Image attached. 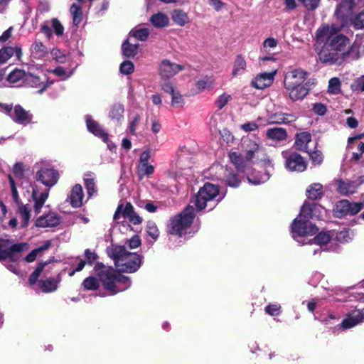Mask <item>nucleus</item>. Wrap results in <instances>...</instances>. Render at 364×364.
Instances as JSON below:
<instances>
[{"instance_id": "obj_1", "label": "nucleus", "mask_w": 364, "mask_h": 364, "mask_svg": "<svg viewBox=\"0 0 364 364\" xmlns=\"http://www.w3.org/2000/svg\"><path fill=\"white\" fill-rule=\"evenodd\" d=\"M229 159L240 172H247L250 165H256L259 168H265V172L259 177L255 173L247 176L249 183L253 185H259L267 181L270 172L273 170L272 161L266 154L265 149L261 144L253 140L244 141L243 155L232 152L229 154Z\"/></svg>"}, {"instance_id": "obj_2", "label": "nucleus", "mask_w": 364, "mask_h": 364, "mask_svg": "<svg viewBox=\"0 0 364 364\" xmlns=\"http://www.w3.org/2000/svg\"><path fill=\"white\" fill-rule=\"evenodd\" d=\"M341 26L323 25L316 31L317 41L324 46L318 53L319 60L326 63H341L342 56L350 45L349 39L340 33Z\"/></svg>"}, {"instance_id": "obj_3", "label": "nucleus", "mask_w": 364, "mask_h": 364, "mask_svg": "<svg viewBox=\"0 0 364 364\" xmlns=\"http://www.w3.org/2000/svg\"><path fill=\"white\" fill-rule=\"evenodd\" d=\"M35 179L48 188L40 192L38 186L35 183H30L23 187L27 189L28 192L31 191V197L34 202V211L36 214H38L48 198L49 189L57 183L59 173L52 167L43 166L36 171Z\"/></svg>"}, {"instance_id": "obj_4", "label": "nucleus", "mask_w": 364, "mask_h": 364, "mask_svg": "<svg viewBox=\"0 0 364 364\" xmlns=\"http://www.w3.org/2000/svg\"><path fill=\"white\" fill-rule=\"evenodd\" d=\"M95 271L104 288L110 295H114L127 289L131 286L129 277L122 275L111 267L97 264Z\"/></svg>"}, {"instance_id": "obj_5", "label": "nucleus", "mask_w": 364, "mask_h": 364, "mask_svg": "<svg viewBox=\"0 0 364 364\" xmlns=\"http://www.w3.org/2000/svg\"><path fill=\"white\" fill-rule=\"evenodd\" d=\"M311 211L307 205H302L299 215L293 220L290 227L293 239L301 245L311 243V240L308 237L314 235L318 230V228L309 220L310 218L306 217V213L312 215ZM313 215L318 216L319 215L314 213Z\"/></svg>"}, {"instance_id": "obj_6", "label": "nucleus", "mask_w": 364, "mask_h": 364, "mask_svg": "<svg viewBox=\"0 0 364 364\" xmlns=\"http://www.w3.org/2000/svg\"><path fill=\"white\" fill-rule=\"evenodd\" d=\"M107 252L122 272H136L142 264V256L136 252H128L124 246L112 245L107 247Z\"/></svg>"}, {"instance_id": "obj_7", "label": "nucleus", "mask_w": 364, "mask_h": 364, "mask_svg": "<svg viewBox=\"0 0 364 364\" xmlns=\"http://www.w3.org/2000/svg\"><path fill=\"white\" fill-rule=\"evenodd\" d=\"M307 77L308 73L300 68L290 70L286 73L284 85L291 100H301L307 95L309 89L305 84Z\"/></svg>"}, {"instance_id": "obj_8", "label": "nucleus", "mask_w": 364, "mask_h": 364, "mask_svg": "<svg viewBox=\"0 0 364 364\" xmlns=\"http://www.w3.org/2000/svg\"><path fill=\"white\" fill-rule=\"evenodd\" d=\"M225 194L220 193L218 186L206 183L200 188L195 198L191 201L197 210L207 208L213 210L224 198Z\"/></svg>"}, {"instance_id": "obj_9", "label": "nucleus", "mask_w": 364, "mask_h": 364, "mask_svg": "<svg viewBox=\"0 0 364 364\" xmlns=\"http://www.w3.org/2000/svg\"><path fill=\"white\" fill-rule=\"evenodd\" d=\"M195 217V210L192 205H188L182 213L176 215L170 220L168 232L171 235L182 236L186 233Z\"/></svg>"}, {"instance_id": "obj_10", "label": "nucleus", "mask_w": 364, "mask_h": 364, "mask_svg": "<svg viewBox=\"0 0 364 364\" xmlns=\"http://www.w3.org/2000/svg\"><path fill=\"white\" fill-rule=\"evenodd\" d=\"M0 112L8 114L15 122L26 125L32 120V114L26 111L21 106L0 103Z\"/></svg>"}, {"instance_id": "obj_11", "label": "nucleus", "mask_w": 364, "mask_h": 364, "mask_svg": "<svg viewBox=\"0 0 364 364\" xmlns=\"http://www.w3.org/2000/svg\"><path fill=\"white\" fill-rule=\"evenodd\" d=\"M27 243L12 244L9 240H0V261L10 259L15 262L17 257L15 255L16 252H21L28 248Z\"/></svg>"}, {"instance_id": "obj_12", "label": "nucleus", "mask_w": 364, "mask_h": 364, "mask_svg": "<svg viewBox=\"0 0 364 364\" xmlns=\"http://www.w3.org/2000/svg\"><path fill=\"white\" fill-rule=\"evenodd\" d=\"M184 70V66L180 64H177L170 61L169 60L165 59L161 61L159 65V75L163 81H169L168 80L179 72Z\"/></svg>"}, {"instance_id": "obj_13", "label": "nucleus", "mask_w": 364, "mask_h": 364, "mask_svg": "<svg viewBox=\"0 0 364 364\" xmlns=\"http://www.w3.org/2000/svg\"><path fill=\"white\" fill-rule=\"evenodd\" d=\"M363 208V203H350L347 200L338 201L335 208V212L338 217L350 214L355 215Z\"/></svg>"}, {"instance_id": "obj_14", "label": "nucleus", "mask_w": 364, "mask_h": 364, "mask_svg": "<svg viewBox=\"0 0 364 364\" xmlns=\"http://www.w3.org/2000/svg\"><path fill=\"white\" fill-rule=\"evenodd\" d=\"M161 90L171 96V105L176 108H181L185 104V100L179 90L175 87L171 81H162L161 82Z\"/></svg>"}, {"instance_id": "obj_15", "label": "nucleus", "mask_w": 364, "mask_h": 364, "mask_svg": "<svg viewBox=\"0 0 364 364\" xmlns=\"http://www.w3.org/2000/svg\"><path fill=\"white\" fill-rule=\"evenodd\" d=\"M121 218L127 219L132 223L136 225L141 223V218L133 210L132 205L127 203L125 206L119 205L114 215L115 220H119Z\"/></svg>"}, {"instance_id": "obj_16", "label": "nucleus", "mask_w": 364, "mask_h": 364, "mask_svg": "<svg viewBox=\"0 0 364 364\" xmlns=\"http://www.w3.org/2000/svg\"><path fill=\"white\" fill-rule=\"evenodd\" d=\"M286 158L285 166L291 171H304L306 168V164L301 155L296 153H292L288 156L283 153Z\"/></svg>"}, {"instance_id": "obj_17", "label": "nucleus", "mask_w": 364, "mask_h": 364, "mask_svg": "<svg viewBox=\"0 0 364 364\" xmlns=\"http://www.w3.org/2000/svg\"><path fill=\"white\" fill-rule=\"evenodd\" d=\"M52 28L55 34L61 36L64 33V27L58 19L53 18L50 21L44 22L41 26V31L50 39L53 35Z\"/></svg>"}, {"instance_id": "obj_18", "label": "nucleus", "mask_w": 364, "mask_h": 364, "mask_svg": "<svg viewBox=\"0 0 364 364\" xmlns=\"http://www.w3.org/2000/svg\"><path fill=\"white\" fill-rule=\"evenodd\" d=\"M61 218L54 212H48L38 217L35 222V225L38 228H53L60 223Z\"/></svg>"}, {"instance_id": "obj_19", "label": "nucleus", "mask_w": 364, "mask_h": 364, "mask_svg": "<svg viewBox=\"0 0 364 364\" xmlns=\"http://www.w3.org/2000/svg\"><path fill=\"white\" fill-rule=\"evenodd\" d=\"M295 115L291 114L283 113L279 111H267L266 115L267 124H289L296 120Z\"/></svg>"}, {"instance_id": "obj_20", "label": "nucleus", "mask_w": 364, "mask_h": 364, "mask_svg": "<svg viewBox=\"0 0 364 364\" xmlns=\"http://www.w3.org/2000/svg\"><path fill=\"white\" fill-rule=\"evenodd\" d=\"M364 321V311L360 309H355L346 315L339 326L340 328H351Z\"/></svg>"}, {"instance_id": "obj_21", "label": "nucleus", "mask_w": 364, "mask_h": 364, "mask_svg": "<svg viewBox=\"0 0 364 364\" xmlns=\"http://www.w3.org/2000/svg\"><path fill=\"white\" fill-rule=\"evenodd\" d=\"M341 55H343L342 62L358 60L364 55V46L360 42L355 41L353 45H348L345 53Z\"/></svg>"}, {"instance_id": "obj_22", "label": "nucleus", "mask_w": 364, "mask_h": 364, "mask_svg": "<svg viewBox=\"0 0 364 364\" xmlns=\"http://www.w3.org/2000/svg\"><path fill=\"white\" fill-rule=\"evenodd\" d=\"M277 71L258 74L252 82V85L257 89L262 90L270 86L274 79Z\"/></svg>"}, {"instance_id": "obj_23", "label": "nucleus", "mask_w": 364, "mask_h": 364, "mask_svg": "<svg viewBox=\"0 0 364 364\" xmlns=\"http://www.w3.org/2000/svg\"><path fill=\"white\" fill-rule=\"evenodd\" d=\"M45 80V76H43V79H41L40 76L27 73V75L25 78L24 86L38 89V92L41 94L48 85V83L46 82Z\"/></svg>"}, {"instance_id": "obj_24", "label": "nucleus", "mask_w": 364, "mask_h": 364, "mask_svg": "<svg viewBox=\"0 0 364 364\" xmlns=\"http://www.w3.org/2000/svg\"><path fill=\"white\" fill-rule=\"evenodd\" d=\"M86 125L88 131L92 133L96 136L100 137L103 141L107 142L108 140V134L102 128V127L95 121L91 116L87 115L85 117Z\"/></svg>"}, {"instance_id": "obj_25", "label": "nucleus", "mask_w": 364, "mask_h": 364, "mask_svg": "<svg viewBox=\"0 0 364 364\" xmlns=\"http://www.w3.org/2000/svg\"><path fill=\"white\" fill-rule=\"evenodd\" d=\"M84 193L82 187L80 184H75L70 192L68 199L73 208H80L83 203Z\"/></svg>"}, {"instance_id": "obj_26", "label": "nucleus", "mask_w": 364, "mask_h": 364, "mask_svg": "<svg viewBox=\"0 0 364 364\" xmlns=\"http://www.w3.org/2000/svg\"><path fill=\"white\" fill-rule=\"evenodd\" d=\"M27 73L21 69H14L6 77V82L14 87L24 86Z\"/></svg>"}, {"instance_id": "obj_27", "label": "nucleus", "mask_w": 364, "mask_h": 364, "mask_svg": "<svg viewBox=\"0 0 364 364\" xmlns=\"http://www.w3.org/2000/svg\"><path fill=\"white\" fill-rule=\"evenodd\" d=\"M311 142V134L309 132H303L296 135L294 146L299 151L309 152V144Z\"/></svg>"}, {"instance_id": "obj_28", "label": "nucleus", "mask_w": 364, "mask_h": 364, "mask_svg": "<svg viewBox=\"0 0 364 364\" xmlns=\"http://www.w3.org/2000/svg\"><path fill=\"white\" fill-rule=\"evenodd\" d=\"M354 6V0H343L338 6L336 15L338 18L344 19L351 14Z\"/></svg>"}, {"instance_id": "obj_29", "label": "nucleus", "mask_w": 364, "mask_h": 364, "mask_svg": "<svg viewBox=\"0 0 364 364\" xmlns=\"http://www.w3.org/2000/svg\"><path fill=\"white\" fill-rule=\"evenodd\" d=\"M363 182V177H360V181L358 183L356 181L345 182L341 181L338 182L337 190L343 195L352 194L356 191L358 186Z\"/></svg>"}, {"instance_id": "obj_30", "label": "nucleus", "mask_w": 364, "mask_h": 364, "mask_svg": "<svg viewBox=\"0 0 364 364\" xmlns=\"http://www.w3.org/2000/svg\"><path fill=\"white\" fill-rule=\"evenodd\" d=\"M16 55L18 60H20L22 51L20 46L16 45L14 48L6 47L0 50V64L6 63L11 56Z\"/></svg>"}, {"instance_id": "obj_31", "label": "nucleus", "mask_w": 364, "mask_h": 364, "mask_svg": "<svg viewBox=\"0 0 364 364\" xmlns=\"http://www.w3.org/2000/svg\"><path fill=\"white\" fill-rule=\"evenodd\" d=\"M215 86V79L211 76H205L195 82L196 93H200L205 90H210Z\"/></svg>"}, {"instance_id": "obj_32", "label": "nucleus", "mask_w": 364, "mask_h": 364, "mask_svg": "<svg viewBox=\"0 0 364 364\" xmlns=\"http://www.w3.org/2000/svg\"><path fill=\"white\" fill-rule=\"evenodd\" d=\"M334 236V232H321L316 237L311 240V244H316L320 246V249L323 246L327 245L329 242H332L333 237Z\"/></svg>"}, {"instance_id": "obj_33", "label": "nucleus", "mask_w": 364, "mask_h": 364, "mask_svg": "<svg viewBox=\"0 0 364 364\" xmlns=\"http://www.w3.org/2000/svg\"><path fill=\"white\" fill-rule=\"evenodd\" d=\"M61 279L58 276L57 278H49L40 282V288L45 293L55 291L58 287Z\"/></svg>"}, {"instance_id": "obj_34", "label": "nucleus", "mask_w": 364, "mask_h": 364, "mask_svg": "<svg viewBox=\"0 0 364 364\" xmlns=\"http://www.w3.org/2000/svg\"><path fill=\"white\" fill-rule=\"evenodd\" d=\"M124 107L120 103H115L110 107L109 117L117 122H120L124 119Z\"/></svg>"}, {"instance_id": "obj_35", "label": "nucleus", "mask_w": 364, "mask_h": 364, "mask_svg": "<svg viewBox=\"0 0 364 364\" xmlns=\"http://www.w3.org/2000/svg\"><path fill=\"white\" fill-rule=\"evenodd\" d=\"M267 137L274 141H281L286 139L287 134L284 129L281 127L271 128L267 130Z\"/></svg>"}, {"instance_id": "obj_36", "label": "nucleus", "mask_w": 364, "mask_h": 364, "mask_svg": "<svg viewBox=\"0 0 364 364\" xmlns=\"http://www.w3.org/2000/svg\"><path fill=\"white\" fill-rule=\"evenodd\" d=\"M246 65L247 63L245 58L240 55H237L233 63L232 77H236L242 75L245 71Z\"/></svg>"}, {"instance_id": "obj_37", "label": "nucleus", "mask_w": 364, "mask_h": 364, "mask_svg": "<svg viewBox=\"0 0 364 364\" xmlns=\"http://www.w3.org/2000/svg\"><path fill=\"white\" fill-rule=\"evenodd\" d=\"M150 22L156 28H164L169 24V18L166 14L158 12L151 16Z\"/></svg>"}, {"instance_id": "obj_38", "label": "nucleus", "mask_w": 364, "mask_h": 364, "mask_svg": "<svg viewBox=\"0 0 364 364\" xmlns=\"http://www.w3.org/2000/svg\"><path fill=\"white\" fill-rule=\"evenodd\" d=\"M323 194V186L321 183H314L306 189V196L309 199L317 200Z\"/></svg>"}, {"instance_id": "obj_39", "label": "nucleus", "mask_w": 364, "mask_h": 364, "mask_svg": "<svg viewBox=\"0 0 364 364\" xmlns=\"http://www.w3.org/2000/svg\"><path fill=\"white\" fill-rule=\"evenodd\" d=\"M171 18L173 21L180 26H183L190 21L187 13L181 9L173 10L171 13Z\"/></svg>"}, {"instance_id": "obj_40", "label": "nucleus", "mask_w": 364, "mask_h": 364, "mask_svg": "<svg viewBox=\"0 0 364 364\" xmlns=\"http://www.w3.org/2000/svg\"><path fill=\"white\" fill-rule=\"evenodd\" d=\"M303 205H307L311 209V212L312 213H315L317 215H319L318 216L313 215V214H305L306 217L309 218L310 219L316 218V219H322L323 216L326 214V210L321 206L318 204L316 203H309L308 202H305Z\"/></svg>"}, {"instance_id": "obj_41", "label": "nucleus", "mask_w": 364, "mask_h": 364, "mask_svg": "<svg viewBox=\"0 0 364 364\" xmlns=\"http://www.w3.org/2000/svg\"><path fill=\"white\" fill-rule=\"evenodd\" d=\"M18 213L21 218L23 223L21 224L22 228L28 226L29 220L31 217V210L28 205L19 204L18 205Z\"/></svg>"}, {"instance_id": "obj_42", "label": "nucleus", "mask_w": 364, "mask_h": 364, "mask_svg": "<svg viewBox=\"0 0 364 364\" xmlns=\"http://www.w3.org/2000/svg\"><path fill=\"white\" fill-rule=\"evenodd\" d=\"M31 50L35 58H42L48 54L46 47L40 41L36 40L31 46Z\"/></svg>"}, {"instance_id": "obj_43", "label": "nucleus", "mask_w": 364, "mask_h": 364, "mask_svg": "<svg viewBox=\"0 0 364 364\" xmlns=\"http://www.w3.org/2000/svg\"><path fill=\"white\" fill-rule=\"evenodd\" d=\"M85 185L89 196H92L97 192L94 178L91 173H86L84 177Z\"/></svg>"}, {"instance_id": "obj_44", "label": "nucleus", "mask_w": 364, "mask_h": 364, "mask_svg": "<svg viewBox=\"0 0 364 364\" xmlns=\"http://www.w3.org/2000/svg\"><path fill=\"white\" fill-rule=\"evenodd\" d=\"M75 68L70 70H66L63 67H57L56 68L50 70V73H53L57 77H60L63 80L68 79L74 73Z\"/></svg>"}, {"instance_id": "obj_45", "label": "nucleus", "mask_w": 364, "mask_h": 364, "mask_svg": "<svg viewBox=\"0 0 364 364\" xmlns=\"http://www.w3.org/2000/svg\"><path fill=\"white\" fill-rule=\"evenodd\" d=\"M70 11L73 16V23L77 26L82 20L81 5L73 4L70 6Z\"/></svg>"}, {"instance_id": "obj_46", "label": "nucleus", "mask_w": 364, "mask_h": 364, "mask_svg": "<svg viewBox=\"0 0 364 364\" xmlns=\"http://www.w3.org/2000/svg\"><path fill=\"white\" fill-rule=\"evenodd\" d=\"M50 241H47L43 245L39 247L38 248H36V249L32 250L26 257L25 260L27 262H33L36 259L37 255L40 252L48 250L50 247Z\"/></svg>"}, {"instance_id": "obj_47", "label": "nucleus", "mask_w": 364, "mask_h": 364, "mask_svg": "<svg viewBox=\"0 0 364 364\" xmlns=\"http://www.w3.org/2000/svg\"><path fill=\"white\" fill-rule=\"evenodd\" d=\"M122 53L127 57H133L137 53L138 45L131 44L126 41L122 46Z\"/></svg>"}, {"instance_id": "obj_48", "label": "nucleus", "mask_w": 364, "mask_h": 364, "mask_svg": "<svg viewBox=\"0 0 364 364\" xmlns=\"http://www.w3.org/2000/svg\"><path fill=\"white\" fill-rule=\"evenodd\" d=\"M130 36H134L139 41H145L149 35V30L147 28H139L133 29L130 33Z\"/></svg>"}, {"instance_id": "obj_49", "label": "nucleus", "mask_w": 364, "mask_h": 364, "mask_svg": "<svg viewBox=\"0 0 364 364\" xmlns=\"http://www.w3.org/2000/svg\"><path fill=\"white\" fill-rule=\"evenodd\" d=\"M232 99V97L230 94L223 92L217 97L215 105L218 109H222Z\"/></svg>"}, {"instance_id": "obj_50", "label": "nucleus", "mask_w": 364, "mask_h": 364, "mask_svg": "<svg viewBox=\"0 0 364 364\" xmlns=\"http://www.w3.org/2000/svg\"><path fill=\"white\" fill-rule=\"evenodd\" d=\"M328 90L333 95H336L340 92L341 81L338 77H333L329 80Z\"/></svg>"}, {"instance_id": "obj_51", "label": "nucleus", "mask_w": 364, "mask_h": 364, "mask_svg": "<svg viewBox=\"0 0 364 364\" xmlns=\"http://www.w3.org/2000/svg\"><path fill=\"white\" fill-rule=\"evenodd\" d=\"M138 172L141 178L144 176H149L154 173V167L153 165L148 164H138Z\"/></svg>"}, {"instance_id": "obj_52", "label": "nucleus", "mask_w": 364, "mask_h": 364, "mask_svg": "<svg viewBox=\"0 0 364 364\" xmlns=\"http://www.w3.org/2000/svg\"><path fill=\"white\" fill-rule=\"evenodd\" d=\"M262 120L261 117H259L256 122H250L240 125V129L245 132L255 131L259 127V123Z\"/></svg>"}, {"instance_id": "obj_53", "label": "nucleus", "mask_w": 364, "mask_h": 364, "mask_svg": "<svg viewBox=\"0 0 364 364\" xmlns=\"http://www.w3.org/2000/svg\"><path fill=\"white\" fill-rule=\"evenodd\" d=\"M336 239L340 242H348L351 240L353 234L348 230H343L336 233L334 232Z\"/></svg>"}, {"instance_id": "obj_54", "label": "nucleus", "mask_w": 364, "mask_h": 364, "mask_svg": "<svg viewBox=\"0 0 364 364\" xmlns=\"http://www.w3.org/2000/svg\"><path fill=\"white\" fill-rule=\"evenodd\" d=\"M82 286L85 289L95 290L99 287V282L95 277H89L83 281Z\"/></svg>"}, {"instance_id": "obj_55", "label": "nucleus", "mask_w": 364, "mask_h": 364, "mask_svg": "<svg viewBox=\"0 0 364 364\" xmlns=\"http://www.w3.org/2000/svg\"><path fill=\"white\" fill-rule=\"evenodd\" d=\"M119 70L123 75H130L134 70V65L132 62L124 60L121 63Z\"/></svg>"}, {"instance_id": "obj_56", "label": "nucleus", "mask_w": 364, "mask_h": 364, "mask_svg": "<svg viewBox=\"0 0 364 364\" xmlns=\"http://www.w3.org/2000/svg\"><path fill=\"white\" fill-rule=\"evenodd\" d=\"M225 181L231 187H237L240 183V181L235 174H233L228 169L225 170Z\"/></svg>"}, {"instance_id": "obj_57", "label": "nucleus", "mask_w": 364, "mask_h": 364, "mask_svg": "<svg viewBox=\"0 0 364 364\" xmlns=\"http://www.w3.org/2000/svg\"><path fill=\"white\" fill-rule=\"evenodd\" d=\"M264 311L270 316H279L281 314V306L278 304H269L265 307Z\"/></svg>"}, {"instance_id": "obj_58", "label": "nucleus", "mask_w": 364, "mask_h": 364, "mask_svg": "<svg viewBox=\"0 0 364 364\" xmlns=\"http://www.w3.org/2000/svg\"><path fill=\"white\" fill-rule=\"evenodd\" d=\"M147 234L156 240L159 235V230L156 224L153 222H149L146 227Z\"/></svg>"}, {"instance_id": "obj_59", "label": "nucleus", "mask_w": 364, "mask_h": 364, "mask_svg": "<svg viewBox=\"0 0 364 364\" xmlns=\"http://www.w3.org/2000/svg\"><path fill=\"white\" fill-rule=\"evenodd\" d=\"M46 264V263L38 264L34 272L30 275L28 281L31 285L36 282Z\"/></svg>"}, {"instance_id": "obj_60", "label": "nucleus", "mask_w": 364, "mask_h": 364, "mask_svg": "<svg viewBox=\"0 0 364 364\" xmlns=\"http://www.w3.org/2000/svg\"><path fill=\"white\" fill-rule=\"evenodd\" d=\"M353 91H363L364 92V75L355 79L350 86Z\"/></svg>"}, {"instance_id": "obj_61", "label": "nucleus", "mask_w": 364, "mask_h": 364, "mask_svg": "<svg viewBox=\"0 0 364 364\" xmlns=\"http://www.w3.org/2000/svg\"><path fill=\"white\" fill-rule=\"evenodd\" d=\"M353 23L355 28L361 29L364 28V10L360 12L353 20Z\"/></svg>"}, {"instance_id": "obj_62", "label": "nucleus", "mask_w": 364, "mask_h": 364, "mask_svg": "<svg viewBox=\"0 0 364 364\" xmlns=\"http://www.w3.org/2000/svg\"><path fill=\"white\" fill-rule=\"evenodd\" d=\"M140 119H141L140 115L136 114L133 117V119L130 121V122L129 124L128 129L132 134H133V135L136 134V128L139 123Z\"/></svg>"}, {"instance_id": "obj_63", "label": "nucleus", "mask_w": 364, "mask_h": 364, "mask_svg": "<svg viewBox=\"0 0 364 364\" xmlns=\"http://www.w3.org/2000/svg\"><path fill=\"white\" fill-rule=\"evenodd\" d=\"M308 153L309 154L310 158L314 164L319 165L322 163L323 156L321 151H316L311 152L309 151Z\"/></svg>"}, {"instance_id": "obj_64", "label": "nucleus", "mask_w": 364, "mask_h": 364, "mask_svg": "<svg viewBox=\"0 0 364 364\" xmlns=\"http://www.w3.org/2000/svg\"><path fill=\"white\" fill-rule=\"evenodd\" d=\"M278 44L277 41L274 38H267L263 42V48L265 51H269L272 48L277 47Z\"/></svg>"}]
</instances>
